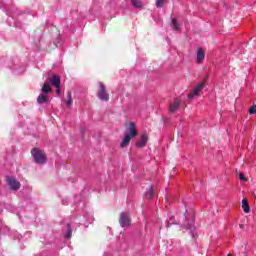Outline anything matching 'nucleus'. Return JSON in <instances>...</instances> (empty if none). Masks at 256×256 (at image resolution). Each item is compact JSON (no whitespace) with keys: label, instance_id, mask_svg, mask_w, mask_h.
<instances>
[{"label":"nucleus","instance_id":"f257e3e1","mask_svg":"<svg viewBox=\"0 0 256 256\" xmlns=\"http://www.w3.org/2000/svg\"><path fill=\"white\" fill-rule=\"evenodd\" d=\"M31 153L35 163L38 165H45V163H47V155H45L43 150L34 148Z\"/></svg>","mask_w":256,"mask_h":256},{"label":"nucleus","instance_id":"f03ea898","mask_svg":"<svg viewBox=\"0 0 256 256\" xmlns=\"http://www.w3.org/2000/svg\"><path fill=\"white\" fill-rule=\"evenodd\" d=\"M6 182L12 191H19V189H21V183L13 176H7Z\"/></svg>","mask_w":256,"mask_h":256},{"label":"nucleus","instance_id":"7ed1b4c3","mask_svg":"<svg viewBox=\"0 0 256 256\" xmlns=\"http://www.w3.org/2000/svg\"><path fill=\"white\" fill-rule=\"evenodd\" d=\"M97 97L98 99H100V101H109V95L107 93V90L105 89V85L102 82L99 83Z\"/></svg>","mask_w":256,"mask_h":256},{"label":"nucleus","instance_id":"20e7f679","mask_svg":"<svg viewBox=\"0 0 256 256\" xmlns=\"http://www.w3.org/2000/svg\"><path fill=\"white\" fill-rule=\"evenodd\" d=\"M119 224L120 227H129V225H131V217L129 216V213H120Z\"/></svg>","mask_w":256,"mask_h":256},{"label":"nucleus","instance_id":"39448f33","mask_svg":"<svg viewBox=\"0 0 256 256\" xmlns=\"http://www.w3.org/2000/svg\"><path fill=\"white\" fill-rule=\"evenodd\" d=\"M126 136L135 139L137 137V129L135 128V122H130L129 126L126 127Z\"/></svg>","mask_w":256,"mask_h":256},{"label":"nucleus","instance_id":"423d86ee","mask_svg":"<svg viewBox=\"0 0 256 256\" xmlns=\"http://www.w3.org/2000/svg\"><path fill=\"white\" fill-rule=\"evenodd\" d=\"M203 87H205V84L202 82L199 85L195 87V89L188 95L190 99H193V97H197L201 91H203Z\"/></svg>","mask_w":256,"mask_h":256},{"label":"nucleus","instance_id":"0eeeda50","mask_svg":"<svg viewBox=\"0 0 256 256\" xmlns=\"http://www.w3.org/2000/svg\"><path fill=\"white\" fill-rule=\"evenodd\" d=\"M147 141H149L147 134H142V136L136 143V147H139L140 149H142V147H145V145H147Z\"/></svg>","mask_w":256,"mask_h":256},{"label":"nucleus","instance_id":"6e6552de","mask_svg":"<svg viewBox=\"0 0 256 256\" xmlns=\"http://www.w3.org/2000/svg\"><path fill=\"white\" fill-rule=\"evenodd\" d=\"M204 60H205V52L203 51L202 48H199L197 51L196 62L203 63Z\"/></svg>","mask_w":256,"mask_h":256},{"label":"nucleus","instance_id":"1a4fd4ad","mask_svg":"<svg viewBox=\"0 0 256 256\" xmlns=\"http://www.w3.org/2000/svg\"><path fill=\"white\" fill-rule=\"evenodd\" d=\"M50 83L53 85V87H60L61 85V78L59 76L54 75L50 78Z\"/></svg>","mask_w":256,"mask_h":256},{"label":"nucleus","instance_id":"9d476101","mask_svg":"<svg viewBox=\"0 0 256 256\" xmlns=\"http://www.w3.org/2000/svg\"><path fill=\"white\" fill-rule=\"evenodd\" d=\"M37 103H39V105H43L44 103H49V98L47 97V94H40L37 98Z\"/></svg>","mask_w":256,"mask_h":256},{"label":"nucleus","instance_id":"9b49d317","mask_svg":"<svg viewBox=\"0 0 256 256\" xmlns=\"http://www.w3.org/2000/svg\"><path fill=\"white\" fill-rule=\"evenodd\" d=\"M179 107H181V100L175 99L174 103L170 106V113H175Z\"/></svg>","mask_w":256,"mask_h":256},{"label":"nucleus","instance_id":"f8f14e48","mask_svg":"<svg viewBox=\"0 0 256 256\" xmlns=\"http://www.w3.org/2000/svg\"><path fill=\"white\" fill-rule=\"evenodd\" d=\"M131 139H133V138H131V136L125 135L124 139L120 143V148L125 149V147H127L129 145V143H131Z\"/></svg>","mask_w":256,"mask_h":256},{"label":"nucleus","instance_id":"ddd939ff","mask_svg":"<svg viewBox=\"0 0 256 256\" xmlns=\"http://www.w3.org/2000/svg\"><path fill=\"white\" fill-rule=\"evenodd\" d=\"M131 139H133V138H131V136L125 135L124 139L120 143V148L125 149V147H127L129 145V143H131Z\"/></svg>","mask_w":256,"mask_h":256},{"label":"nucleus","instance_id":"4468645a","mask_svg":"<svg viewBox=\"0 0 256 256\" xmlns=\"http://www.w3.org/2000/svg\"><path fill=\"white\" fill-rule=\"evenodd\" d=\"M195 221L192 219L190 223L186 226V229H189L193 238H195V227L193 226Z\"/></svg>","mask_w":256,"mask_h":256},{"label":"nucleus","instance_id":"2eb2a0df","mask_svg":"<svg viewBox=\"0 0 256 256\" xmlns=\"http://www.w3.org/2000/svg\"><path fill=\"white\" fill-rule=\"evenodd\" d=\"M42 93L47 95V93H51V83L50 82H45L43 87H42Z\"/></svg>","mask_w":256,"mask_h":256},{"label":"nucleus","instance_id":"dca6fc26","mask_svg":"<svg viewBox=\"0 0 256 256\" xmlns=\"http://www.w3.org/2000/svg\"><path fill=\"white\" fill-rule=\"evenodd\" d=\"M242 209L244 213H249L251 211V207H249V202H247V199L242 200Z\"/></svg>","mask_w":256,"mask_h":256},{"label":"nucleus","instance_id":"f3484780","mask_svg":"<svg viewBox=\"0 0 256 256\" xmlns=\"http://www.w3.org/2000/svg\"><path fill=\"white\" fill-rule=\"evenodd\" d=\"M132 7H135L136 9H141L143 7V2L140 0H131Z\"/></svg>","mask_w":256,"mask_h":256},{"label":"nucleus","instance_id":"a211bd4d","mask_svg":"<svg viewBox=\"0 0 256 256\" xmlns=\"http://www.w3.org/2000/svg\"><path fill=\"white\" fill-rule=\"evenodd\" d=\"M146 197L148 199H153V197H155V191L153 190V187H150L147 191H146Z\"/></svg>","mask_w":256,"mask_h":256},{"label":"nucleus","instance_id":"6ab92c4d","mask_svg":"<svg viewBox=\"0 0 256 256\" xmlns=\"http://www.w3.org/2000/svg\"><path fill=\"white\" fill-rule=\"evenodd\" d=\"M67 97H68V100L66 101V106L71 107V105H73V98L71 96V92H68Z\"/></svg>","mask_w":256,"mask_h":256},{"label":"nucleus","instance_id":"aec40b11","mask_svg":"<svg viewBox=\"0 0 256 256\" xmlns=\"http://www.w3.org/2000/svg\"><path fill=\"white\" fill-rule=\"evenodd\" d=\"M172 29H174V31H179V23L175 18L172 19Z\"/></svg>","mask_w":256,"mask_h":256},{"label":"nucleus","instance_id":"412c9836","mask_svg":"<svg viewBox=\"0 0 256 256\" xmlns=\"http://www.w3.org/2000/svg\"><path fill=\"white\" fill-rule=\"evenodd\" d=\"M163 3H165V0H156V7L161 9V7H163Z\"/></svg>","mask_w":256,"mask_h":256},{"label":"nucleus","instance_id":"4be33fe9","mask_svg":"<svg viewBox=\"0 0 256 256\" xmlns=\"http://www.w3.org/2000/svg\"><path fill=\"white\" fill-rule=\"evenodd\" d=\"M255 113H256V105H253L251 108H249V114L255 115Z\"/></svg>","mask_w":256,"mask_h":256},{"label":"nucleus","instance_id":"5701e85b","mask_svg":"<svg viewBox=\"0 0 256 256\" xmlns=\"http://www.w3.org/2000/svg\"><path fill=\"white\" fill-rule=\"evenodd\" d=\"M71 235H72L71 226L68 225V231H67V234H66V238L71 239Z\"/></svg>","mask_w":256,"mask_h":256},{"label":"nucleus","instance_id":"b1692460","mask_svg":"<svg viewBox=\"0 0 256 256\" xmlns=\"http://www.w3.org/2000/svg\"><path fill=\"white\" fill-rule=\"evenodd\" d=\"M173 216L172 217H170V219L168 220V223H167V225H166V227H169V225H173L175 222H173Z\"/></svg>","mask_w":256,"mask_h":256},{"label":"nucleus","instance_id":"393cba45","mask_svg":"<svg viewBox=\"0 0 256 256\" xmlns=\"http://www.w3.org/2000/svg\"><path fill=\"white\" fill-rule=\"evenodd\" d=\"M56 93H57V95H60V94H61V88H60V86H59V87H56Z\"/></svg>","mask_w":256,"mask_h":256},{"label":"nucleus","instance_id":"a878e982","mask_svg":"<svg viewBox=\"0 0 256 256\" xmlns=\"http://www.w3.org/2000/svg\"><path fill=\"white\" fill-rule=\"evenodd\" d=\"M239 179H240L241 181H245V176H244L243 174H240V175H239Z\"/></svg>","mask_w":256,"mask_h":256},{"label":"nucleus","instance_id":"bb28decb","mask_svg":"<svg viewBox=\"0 0 256 256\" xmlns=\"http://www.w3.org/2000/svg\"><path fill=\"white\" fill-rule=\"evenodd\" d=\"M88 221H89V223H93V217L90 216Z\"/></svg>","mask_w":256,"mask_h":256},{"label":"nucleus","instance_id":"cd10ccee","mask_svg":"<svg viewBox=\"0 0 256 256\" xmlns=\"http://www.w3.org/2000/svg\"><path fill=\"white\" fill-rule=\"evenodd\" d=\"M14 25H15V27H17V24H16V23H14Z\"/></svg>","mask_w":256,"mask_h":256},{"label":"nucleus","instance_id":"c85d7f7f","mask_svg":"<svg viewBox=\"0 0 256 256\" xmlns=\"http://www.w3.org/2000/svg\"><path fill=\"white\" fill-rule=\"evenodd\" d=\"M241 228H243V225H240Z\"/></svg>","mask_w":256,"mask_h":256},{"label":"nucleus","instance_id":"c756f323","mask_svg":"<svg viewBox=\"0 0 256 256\" xmlns=\"http://www.w3.org/2000/svg\"><path fill=\"white\" fill-rule=\"evenodd\" d=\"M7 15H11V14H9V12H8Z\"/></svg>","mask_w":256,"mask_h":256},{"label":"nucleus","instance_id":"7c9ffc66","mask_svg":"<svg viewBox=\"0 0 256 256\" xmlns=\"http://www.w3.org/2000/svg\"><path fill=\"white\" fill-rule=\"evenodd\" d=\"M1 7H2V6L0 5V9H1Z\"/></svg>","mask_w":256,"mask_h":256}]
</instances>
